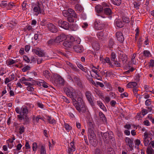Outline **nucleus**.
<instances>
[{
  "instance_id": "de8ad7c7",
  "label": "nucleus",
  "mask_w": 154,
  "mask_h": 154,
  "mask_svg": "<svg viewBox=\"0 0 154 154\" xmlns=\"http://www.w3.org/2000/svg\"><path fill=\"white\" fill-rule=\"evenodd\" d=\"M122 20L123 22L126 23H128L130 22L129 19L126 17H123Z\"/></svg>"
},
{
  "instance_id": "473e14b6",
  "label": "nucleus",
  "mask_w": 154,
  "mask_h": 154,
  "mask_svg": "<svg viewBox=\"0 0 154 154\" xmlns=\"http://www.w3.org/2000/svg\"><path fill=\"white\" fill-rule=\"evenodd\" d=\"M77 66L82 71L85 72H87L88 70L86 68H84L81 64L79 63L78 65H77Z\"/></svg>"
},
{
  "instance_id": "1a4fd4ad",
  "label": "nucleus",
  "mask_w": 154,
  "mask_h": 154,
  "mask_svg": "<svg viewBox=\"0 0 154 154\" xmlns=\"http://www.w3.org/2000/svg\"><path fill=\"white\" fill-rule=\"evenodd\" d=\"M66 39V36L64 34H62L57 37L55 39L56 43H60Z\"/></svg>"
},
{
  "instance_id": "aec40b11",
  "label": "nucleus",
  "mask_w": 154,
  "mask_h": 154,
  "mask_svg": "<svg viewBox=\"0 0 154 154\" xmlns=\"http://www.w3.org/2000/svg\"><path fill=\"white\" fill-rule=\"evenodd\" d=\"M92 47L94 50L97 51L100 49V45L98 42L95 41L92 44Z\"/></svg>"
},
{
  "instance_id": "2eb2a0df",
  "label": "nucleus",
  "mask_w": 154,
  "mask_h": 154,
  "mask_svg": "<svg viewBox=\"0 0 154 154\" xmlns=\"http://www.w3.org/2000/svg\"><path fill=\"white\" fill-rule=\"evenodd\" d=\"M71 146L68 149V154H72V152L75 150V148L74 142H72L70 143Z\"/></svg>"
},
{
  "instance_id": "72a5a7b5",
  "label": "nucleus",
  "mask_w": 154,
  "mask_h": 154,
  "mask_svg": "<svg viewBox=\"0 0 154 154\" xmlns=\"http://www.w3.org/2000/svg\"><path fill=\"white\" fill-rule=\"evenodd\" d=\"M40 154H46V151L45 146L43 145L41 146Z\"/></svg>"
},
{
  "instance_id": "338daca9",
  "label": "nucleus",
  "mask_w": 154,
  "mask_h": 154,
  "mask_svg": "<svg viewBox=\"0 0 154 154\" xmlns=\"http://www.w3.org/2000/svg\"><path fill=\"white\" fill-rule=\"evenodd\" d=\"M59 80V83L61 84H63L64 83V80L61 78V77L60 76V78H58Z\"/></svg>"
},
{
  "instance_id": "7ed1b4c3",
  "label": "nucleus",
  "mask_w": 154,
  "mask_h": 154,
  "mask_svg": "<svg viewBox=\"0 0 154 154\" xmlns=\"http://www.w3.org/2000/svg\"><path fill=\"white\" fill-rule=\"evenodd\" d=\"M80 42H78L76 40H75L73 37H71L70 38L63 42V45L66 48L72 47L74 44L76 43L80 44Z\"/></svg>"
},
{
  "instance_id": "6e6d98bb",
  "label": "nucleus",
  "mask_w": 154,
  "mask_h": 154,
  "mask_svg": "<svg viewBox=\"0 0 154 154\" xmlns=\"http://www.w3.org/2000/svg\"><path fill=\"white\" fill-rule=\"evenodd\" d=\"M124 96L125 97H127L128 96V94L126 92H125L123 93V94H121L120 97L122 98H123Z\"/></svg>"
},
{
  "instance_id": "9b49d317",
  "label": "nucleus",
  "mask_w": 154,
  "mask_h": 154,
  "mask_svg": "<svg viewBox=\"0 0 154 154\" xmlns=\"http://www.w3.org/2000/svg\"><path fill=\"white\" fill-rule=\"evenodd\" d=\"M86 97L89 103L92 106H94V103L91 98V94L89 91H87L85 93Z\"/></svg>"
},
{
  "instance_id": "a19ab883",
  "label": "nucleus",
  "mask_w": 154,
  "mask_h": 154,
  "mask_svg": "<svg viewBox=\"0 0 154 154\" xmlns=\"http://www.w3.org/2000/svg\"><path fill=\"white\" fill-rule=\"evenodd\" d=\"M134 7L136 8L137 9H139V7L140 5V2H135L134 3Z\"/></svg>"
},
{
  "instance_id": "2f4dec72",
  "label": "nucleus",
  "mask_w": 154,
  "mask_h": 154,
  "mask_svg": "<svg viewBox=\"0 0 154 154\" xmlns=\"http://www.w3.org/2000/svg\"><path fill=\"white\" fill-rule=\"evenodd\" d=\"M112 3L115 5H119L121 3V0H111Z\"/></svg>"
},
{
  "instance_id": "4c0bfd02",
  "label": "nucleus",
  "mask_w": 154,
  "mask_h": 154,
  "mask_svg": "<svg viewBox=\"0 0 154 154\" xmlns=\"http://www.w3.org/2000/svg\"><path fill=\"white\" fill-rule=\"evenodd\" d=\"M72 75L73 76V79H74V81L75 83L80 80V79L78 76L74 75Z\"/></svg>"
},
{
  "instance_id": "39448f33",
  "label": "nucleus",
  "mask_w": 154,
  "mask_h": 154,
  "mask_svg": "<svg viewBox=\"0 0 154 154\" xmlns=\"http://www.w3.org/2000/svg\"><path fill=\"white\" fill-rule=\"evenodd\" d=\"M58 26L66 30L69 29V24L67 22L60 20L58 21Z\"/></svg>"
},
{
  "instance_id": "680f3d73",
  "label": "nucleus",
  "mask_w": 154,
  "mask_h": 154,
  "mask_svg": "<svg viewBox=\"0 0 154 154\" xmlns=\"http://www.w3.org/2000/svg\"><path fill=\"white\" fill-rule=\"evenodd\" d=\"M114 64L117 67H121V63H118L117 61H114Z\"/></svg>"
},
{
  "instance_id": "49530a36",
  "label": "nucleus",
  "mask_w": 154,
  "mask_h": 154,
  "mask_svg": "<svg viewBox=\"0 0 154 154\" xmlns=\"http://www.w3.org/2000/svg\"><path fill=\"white\" fill-rule=\"evenodd\" d=\"M94 154H103V153L100 149L97 148L95 150Z\"/></svg>"
},
{
  "instance_id": "f3484780",
  "label": "nucleus",
  "mask_w": 154,
  "mask_h": 154,
  "mask_svg": "<svg viewBox=\"0 0 154 154\" xmlns=\"http://www.w3.org/2000/svg\"><path fill=\"white\" fill-rule=\"evenodd\" d=\"M67 95L69 96L70 98H72V100L73 99H75V98H76V94L74 91H72V89L67 94Z\"/></svg>"
},
{
  "instance_id": "bb28decb",
  "label": "nucleus",
  "mask_w": 154,
  "mask_h": 154,
  "mask_svg": "<svg viewBox=\"0 0 154 154\" xmlns=\"http://www.w3.org/2000/svg\"><path fill=\"white\" fill-rule=\"evenodd\" d=\"M97 105L100 106V108L104 111H106V109L103 103L100 101H98L97 102Z\"/></svg>"
},
{
  "instance_id": "5701e85b",
  "label": "nucleus",
  "mask_w": 154,
  "mask_h": 154,
  "mask_svg": "<svg viewBox=\"0 0 154 154\" xmlns=\"http://www.w3.org/2000/svg\"><path fill=\"white\" fill-rule=\"evenodd\" d=\"M32 52L40 57H43L44 55V54L43 53L36 49L32 50Z\"/></svg>"
},
{
  "instance_id": "f03ea898",
  "label": "nucleus",
  "mask_w": 154,
  "mask_h": 154,
  "mask_svg": "<svg viewBox=\"0 0 154 154\" xmlns=\"http://www.w3.org/2000/svg\"><path fill=\"white\" fill-rule=\"evenodd\" d=\"M63 14L64 17H67V20L69 22H74V19L77 17L75 12L72 9L69 8L67 11H63Z\"/></svg>"
},
{
  "instance_id": "f257e3e1",
  "label": "nucleus",
  "mask_w": 154,
  "mask_h": 154,
  "mask_svg": "<svg viewBox=\"0 0 154 154\" xmlns=\"http://www.w3.org/2000/svg\"><path fill=\"white\" fill-rule=\"evenodd\" d=\"M72 102L76 110L79 112H85L87 109V107L81 98L78 97L77 98V100L76 99H73Z\"/></svg>"
},
{
  "instance_id": "bf43d9fd",
  "label": "nucleus",
  "mask_w": 154,
  "mask_h": 154,
  "mask_svg": "<svg viewBox=\"0 0 154 154\" xmlns=\"http://www.w3.org/2000/svg\"><path fill=\"white\" fill-rule=\"evenodd\" d=\"M23 60H25V61L27 63H29L30 61L29 59L25 55L23 56Z\"/></svg>"
},
{
  "instance_id": "4468645a",
  "label": "nucleus",
  "mask_w": 154,
  "mask_h": 154,
  "mask_svg": "<svg viewBox=\"0 0 154 154\" xmlns=\"http://www.w3.org/2000/svg\"><path fill=\"white\" fill-rule=\"evenodd\" d=\"M116 36L118 40L121 42H123L124 37L122 33L121 32H117L116 33Z\"/></svg>"
},
{
  "instance_id": "dca6fc26",
  "label": "nucleus",
  "mask_w": 154,
  "mask_h": 154,
  "mask_svg": "<svg viewBox=\"0 0 154 154\" xmlns=\"http://www.w3.org/2000/svg\"><path fill=\"white\" fill-rule=\"evenodd\" d=\"M97 36L99 39L100 41H103L106 39L105 36L102 32H98L97 34Z\"/></svg>"
},
{
  "instance_id": "423d86ee",
  "label": "nucleus",
  "mask_w": 154,
  "mask_h": 154,
  "mask_svg": "<svg viewBox=\"0 0 154 154\" xmlns=\"http://www.w3.org/2000/svg\"><path fill=\"white\" fill-rule=\"evenodd\" d=\"M94 29L97 30H101L104 27V25L100 21H96L94 23Z\"/></svg>"
},
{
  "instance_id": "8fccbe9b",
  "label": "nucleus",
  "mask_w": 154,
  "mask_h": 154,
  "mask_svg": "<svg viewBox=\"0 0 154 154\" xmlns=\"http://www.w3.org/2000/svg\"><path fill=\"white\" fill-rule=\"evenodd\" d=\"M30 69V67L28 66H26L24 67L22 69V71L23 72H25L28 70H29Z\"/></svg>"
},
{
  "instance_id": "393cba45",
  "label": "nucleus",
  "mask_w": 154,
  "mask_h": 154,
  "mask_svg": "<svg viewBox=\"0 0 154 154\" xmlns=\"http://www.w3.org/2000/svg\"><path fill=\"white\" fill-rule=\"evenodd\" d=\"M103 11L105 14L107 15H110L112 14V11L109 8H104L103 9Z\"/></svg>"
},
{
  "instance_id": "ddd939ff",
  "label": "nucleus",
  "mask_w": 154,
  "mask_h": 154,
  "mask_svg": "<svg viewBox=\"0 0 154 154\" xmlns=\"http://www.w3.org/2000/svg\"><path fill=\"white\" fill-rule=\"evenodd\" d=\"M47 26L48 29L51 32L55 33L57 32V29L55 26L53 24L49 23L47 24Z\"/></svg>"
},
{
  "instance_id": "f704fd0d",
  "label": "nucleus",
  "mask_w": 154,
  "mask_h": 154,
  "mask_svg": "<svg viewBox=\"0 0 154 154\" xmlns=\"http://www.w3.org/2000/svg\"><path fill=\"white\" fill-rule=\"evenodd\" d=\"M107 154H115V153L113 149L110 147L108 148Z\"/></svg>"
},
{
  "instance_id": "6e6552de",
  "label": "nucleus",
  "mask_w": 154,
  "mask_h": 154,
  "mask_svg": "<svg viewBox=\"0 0 154 154\" xmlns=\"http://www.w3.org/2000/svg\"><path fill=\"white\" fill-rule=\"evenodd\" d=\"M127 57L125 54H123L119 59V62H120L121 65L125 66L126 65V62L127 60Z\"/></svg>"
},
{
  "instance_id": "e2e57ef3",
  "label": "nucleus",
  "mask_w": 154,
  "mask_h": 154,
  "mask_svg": "<svg viewBox=\"0 0 154 154\" xmlns=\"http://www.w3.org/2000/svg\"><path fill=\"white\" fill-rule=\"evenodd\" d=\"M24 131V127L23 126H22L20 127V134H21L23 133Z\"/></svg>"
},
{
  "instance_id": "c85d7f7f",
  "label": "nucleus",
  "mask_w": 154,
  "mask_h": 154,
  "mask_svg": "<svg viewBox=\"0 0 154 154\" xmlns=\"http://www.w3.org/2000/svg\"><path fill=\"white\" fill-rule=\"evenodd\" d=\"M43 74L45 77L47 79H48L50 78V72L47 70H45L43 71Z\"/></svg>"
},
{
  "instance_id": "20e7f679",
  "label": "nucleus",
  "mask_w": 154,
  "mask_h": 154,
  "mask_svg": "<svg viewBox=\"0 0 154 154\" xmlns=\"http://www.w3.org/2000/svg\"><path fill=\"white\" fill-rule=\"evenodd\" d=\"M101 135L104 140H112L113 141L114 139V136L113 133L111 131H109L105 133H101Z\"/></svg>"
},
{
  "instance_id": "a211bd4d",
  "label": "nucleus",
  "mask_w": 154,
  "mask_h": 154,
  "mask_svg": "<svg viewBox=\"0 0 154 154\" xmlns=\"http://www.w3.org/2000/svg\"><path fill=\"white\" fill-rule=\"evenodd\" d=\"M21 112H20V115H27L28 113V109L26 106H25L21 108Z\"/></svg>"
},
{
  "instance_id": "9d476101",
  "label": "nucleus",
  "mask_w": 154,
  "mask_h": 154,
  "mask_svg": "<svg viewBox=\"0 0 154 154\" xmlns=\"http://www.w3.org/2000/svg\"><path fill=\"white\" fill-rule=\"evenodd\" d=\"M79 44L77 43L75 44H74L73 48L74 50L77 53H81L83 50V48L82 46L79 45Z\"/></svg>"
},
{
  "instance_id": "37998d69",
  "label": "nucleus",
  "mask_w": 154,
  "mask_h": 154,
  "mask_svg": "<svg viewBox=\"0 0 154 154\" xmlns=\"http://www.w3.org/2000/svg\"><path fill=\"white\" fill-rule=\"evenodd\" d=\"M144 55L146 57H148L150 55L149 51L147 50H144L143 52Z\"/></svg>"
},
{
  "instance_id": "0e129e2a",
  "label": "nucleus",
  "mask_w": 154,
  "mask_h": 154,
  "mask_svg": "<svg viewBox=\"0 0 154 154\" xmlns=\"http://www.w3.org/2000/svg\"><path fill=\"white\" fill-rule=\"evenodd\" d=\"M26 2H23L22 4V9L23 10H25L26 9Z\"/></svg>"
},
{
  "instance_id": "b1692460",
  "label": "nucleus",
  "mask_w": 154,
  "mask_h": 154,
  "mask_svg": "<svg viewBox=\"0 0 154 154\" xmlns=\"http://www.w3.org/2000/svg\"><path fill=\"white\" fill-rule=\"evenodd\" d=\"M23 119L24 120L25 122L24 123V124L28 122L29 121V119L27 117V115H24V116H23V115H20V120Z\"/></svg>"
},
{
  "instance_id": "c03bdc74",
  "label": "nucleus",
  "mask_w": 154,
  "mask_h": 154,
  "mask_svg": "<svg viewBox=\"0 0 154 154\" xmlns=\"http://www.w3.org/2000/svg\"><path fill=\"white\" fill-rule=\"evenodd\" d=\"M116 58V55L115 53L113 52H112L111 54V60L113 61H115Z\"/></svg>"
},
{
  "instance_id": "4d7b16f0",
  "label": "nucleus",
  "mask_w": 154,
  "mask_h": 154,
  "mask_svg": "<svg viewBox=\"0 0 154 154\" xmlns=\"http://www.w3.org/2000/svg\"><path fill=\"white\" fill-rule=\"evenodd\" d=\"M151 102V99H148L145 101V104L146 105L148 106L150 104Z\"/></svg>"
},
{
  "instance_id": "f8f14e48",
  "label": "nucleus",
  "mask_w": 154,
  "mask_h": 154,
  "mask_svg": "<svg viewBox=\"0 0 154 154\" xmlns=\"http://www.w3.org/2000/svg\"><path fill=\"white\" fill-rule=\"evenodd\" d=\"M88 137L89 139L92 140L95 139L96 138V135L94 131L91 128H89L88 130Z\"/></svg>"
},
{
  "instance_id": "69168bd1",
  "label": "nucleus",
  "mask_w": 154,
  "mask_h": 154,
  "mask_svg": "<svg viewBox=\"0 0 154 154\" xmlns=\"http://www.w3.org/2000/svg\"><path fill=\"white\" fill-rule=\"evenodd\" d=\"M134 143L136 145L139 146L140 143V141L139 139H137L134 141Z\"/></svg>"
},
{
  "instance_id": "c756f323",
  "label": "nucleus",
  "mask_w": 154,
  "mask_h": 154,
  "mask_svg": "<svg viewBox=\"0 0 154 154\" xmlns=\"http://www.w3.org/2000/svg\"><path fill=\"white\" fill-rule=\"evenodd\" d=\"M146 152L147 154H154V151L151 146H149L147 148Z\"/></svg>"
},
{
  "instance_id": "0eeeda50",
  "label": "nucleus",
  "mask_w": 154,
  "mask_h": 154,
  "mask_svg": "<svg viewBox=\"0 0 154 154\" xmlns=\"http://www.w3.org/2000/svg\"><path fill=\"white\" fill-rule=\"evenodd\" d=\"M125 141L127 143V145L129 146L130 148L131 149V150L133 149L134 144L133 143V139H130L128 137H126L125 139Z\"/></svg>"
},
{
  "instance_id": "774afa93",
  "label": "nucleus",
  "mask_w": 154,
  "mask_h": 154,
  "mask_svg": "<svg viewBox=\"0 0 154 154\" xmlns=\"http://www.w3.org/2000/svg\"><path fill=\"white\" fill-rule=\"evenodd\" d=\"M148 112L147 110L146 109H143L142 111V113L143 116L146 115Z\"/></svg>"
},
{
  "instance_id": "a18cd8bd",
  "label": "nucleus",
  "mask_w": 154,
  "mask_h": 154,
  "mask_svg": "<svg viewBox=\"0 0 154 154\" xmlns=\"http://www.w3.org/2000/svg\"><path fill=\"white\" fill-rule=\"evenodd\" d=\"M148 134H147L146 132L144 133L143 143H144L145 145H146L147 144L145 140H146V138H147L148 137Z\"/></svg>"
},
{
  "instance_id": "603ef678",
  "label": "nucleus",
  "mask_w": 154,
  "mask_h": 154,
  "mask_svg": "<svg viewBox=\"0 0 154 154\" xmlns=\"http://www.w3.org/2000/svg\"><path fill=\"white\" fill-rule=\"evenodd\" d=\"M37 148V144L35 143H33L32 149L34 151H35L36 150V149Z\"/></svg>"
},
{
  "instance_id": "58836bf2",
  "label": "nucleus",
  "mask_w": 154,
  "mask_h": 154,
  "mask_svg": "<svg viewBox=\"0 0 154 154\" xmlns=\"http://www.w3.org/2000/svg\"><path fill=\"white\" fill-rule=\"evenodd\" d=\"M55 43H56L55 39H50L47 42V43L49 45H52L54 44Z\"/></svg>"
},
{
  "instance_id": "a878e982",
  "label": "nucleus",
  "mask_w": 154,
  "mask_h": 154,
  "mask_svg": "<svg viewBox=\"0 0 154 154\" xmlns=\"http://www.w3.org/2000/svg\"><path fill=\"white\" fill-rule=\"evenodd\" d=\"M95 8L96 11L98 13L101 12L104 9L102 6L99 5H96Z\"/></svg>"
},
{
  "instance_id": "13d9d810",
  "label": "nucleus",
  "mask_w": 154,
  "mask_h": 154,
  "mask_svg": "<svg viewBox=\"0 0 154 154\" xmlns=\"http://www.w3.org/2000/svg\"><path fill=\"white\" fill-rule=\"evenodd\" d=\"M71 90H72V89H69L68 88H64V91L66 94H68L69 93V92Z\"/></svg>"
},
{
  "instance_id": "412c9836",
  "label": "nucleus",
  "mask_w": 154,
  "mask_h": 154,
  "mask_svg": "<svg viewBox=\"0 0 154 154\" xmlns=\"http://www.w3.org/2000/svg\"><path fill=\"white\" fill-rule=\"evenodd\" d=\"M14 75L13 74L11 75L8 77L6 78L5 79V84H7L9 82L11 81L14 79Z\"/></svg>"
},
{
  "instance_id": "7c9ffc66",
  "label": "nucleus",
  "mask_w": 154,
  "mask_h": 154,
  "mask_svg": "<svg viewBox=\"0 0 154 154\" xmlns=\"http://www.w3.org/2000/svg\"><path fill=\"white\" fill-rule=\"evenodd\" d=\"M116 24L117 26L119 28H122L124 24H123L121 21L120 20H117L116 21Z\"/></svg>"
},
{
  "instance_id": "052dcab7",
  "label": "nucleus",
  "mask_w": 154,
  "mask_h": 154,
  "mask_svg": "<svg viewBox=\"0 0 154 154\" xmlns=\"http://www.w3.org/2000/svg\"><path fill=\"white\" fill-rule=\"evenodd\" d=\"M95 78L97 79L98 80H102V77L99 75L97 73V75H95Z\"/></svg>"
},
{
  "instance_id": "ea45409f",
  "label": "nucleus",
  "mask_w": 154,
  "mask_h": 154,
  "mask_svg": "<svg viewBox=\"0 0 154 154\" xmlns=\"http://www.w3.org/2000/svg\"><path fill=\"white\" fill-rule=\"evenodd\" d=\"M76 9L78 11L81 12L83 10L82 7L80 5H76Z\"/></svg>"
},
{
  "instance_id": "c9c22d12",
  "label": "nucleus",
  "mask_w": 154,
  "mask_h": 154,
  "mask_svg": "<svg viewBox=\"0 0 154 154\" xmlns=\"http://www.w3.org/2000/svg\"><path fill=\"white\" fill-rule=\"evenodd\" d=\"M114 44V42H113V39L112 38H110L109 40V46L110 48H112V46Z\"/></svg>"
},
{
  "instance_id": "5fc2aeb1",
  "label": "nucleus",
  "mask_w": 154,
  "mask_h": 154,
  "mask_svg": "<svg viewBox=\"0 0 154 154\" xmlns=\"http://www.w3.org/2000/svg\"><path fill=\"white\" fill-rule=\"evenodd\" d=\"M96 84H97V87H98V85H99L101 88H103L104 86V85L103 83L99 82H96Z\"/></svg>"
},
{
  "instance_id": "864d4df0",
  "label": "nucleus",
  "mask_w": 154,
  "mask_h": 154,
  "mask_svg": "<svg viewBox=\"0 0 154 154\" xmlns=\"http://www.w3.org/2000/svg\"><path fill=\"white\" fill-rule=\"evenodd\" d=\"M71 68L75 72H79V69L74 65L72 66Z\"/></svg>"
},
{
  "instance_id": "cd10ccee",
  "label": "nucleus",
  "mask_w": 154,
  "mask_h": 154,
  "mask_svg": "<svg viewBox=\"0 0 154 154\" xmlns=\"http://www.w3.org/2000/svg\"><path fill=\"white\" fill-rule=\"evenodd\" d=\"M47 119L50 124H53L56 123V121L54 119L50 116H48L47 117Z\"/></svg>"
},
{
  "instance_id": "09e8293b",
  "label": "nucleus",
  "mask_w": 154,
  "mask_h": 154,
  "mask_svg": "<svg viewBox=\"0 0 154 154\" xmlns=\"http://www.w3.org/2000/svg\"><path fill=\"white\" fill-rule=\"evenodd\" d=\"M7 5V3L6 1H2L0 4V6L2 7H6Z\"/></svg>"
},
{
  "instance_id": "79ce46f5",
  "label": "nucleus",
  "mask_w": 154,
  "mask_h": 154,
  "mask_svg": "<svg viewBox=\"0 0 154 154\" xmlns=\"http://www.w3.org/2000/svg\"><path fill=\"white\" fill-rule=\"evenodd\" d=\"M76 84L77 85V86L81 88H83L84 85L81 80L76 83Z\"/></svg>"
},
{
  "instance_id": "6ab92c4d",
  "label": "nucleus",
  "mask_w": 154,
  "mask_h": 154,
  "mask_svg": "<svg viewBox=\"0 0 154 154\" xmlns=\"http://www.w3.org/2000/svg\"><path fill=\"white\" fill-rule=\"evenodd\" d=\"M33 11L35 13V14L37 15L38 14L41 13V9L38 5H36L33 8Z\"/></svg>"
},
{
  "instance_id": "e433bc0d",
  "label": "nucleus",
  "mask_w": 154,
  "mask_h": 154,
  "mask_svg": "<svg viewBox=\"0 0 154 154\" xmlns=\"http://www.w3.org/2000/svg\"><path fill=\"white\" fill-rule=\"evenodd\" d=\"M65 128L66 131H69L72 129V127L69 125L67 123L64 124Z\"/></svg>"
},
{
  "instance_id": "3c124183",
  "label": "nucleus",
  "mask_w": 154,
  "mask_h": 154,
  "mask_svg": "<svg viewBox=\"0 0 154 154\" xmlns=\"http://www.w3.org/2000/svg\"><path fill=\"white\" fill-rule=\"evenodd\" d=\"M105 60L106 63H109V65L110 66H112V63H111L110 62V60L109 59V57H106L105 59Z\"/></svg>"
},
{
  "instance_id": "4be33fe9",
  "label": "nucleus",
  "mask_w": 154,
  "mask_h": 154,
  "mask_svg": "<svg viewBox=\"0 0 154 154\" xmlns=\"http://www.w3.org/2000/svg\"><path fill=\"white\" fill-rule=\"evenodd\" d=\"M99 115L100 119L103 122H106V118L102 112L101 111L99 112Z\"/></svg>"
}]
</instances>
